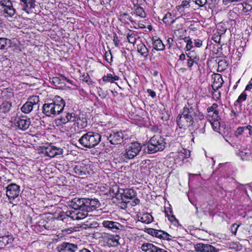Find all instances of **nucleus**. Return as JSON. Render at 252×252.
<instances>
[{
  "instance_id": "f704fd0d",
  "label": "nucleus",
  "mask_w": 252,
  "mask_h": 252,
  "mask_svg": "<svg viewBox=\"0 0 252 252\" xmlns=\"http://www.w3.org/2000/svg\"><path fill=\"white\" fill-rule=\"evenodd\" d=\"M156 237L164 240H169L170 239V237H171V236L166 232L157 230L156 232Z\"/></svg>"
},
{
  "instance_id": "f3484780",
  "label": "nucleus",
  "mask_w": 252,
  "mask_h": 252,
  "mask_svg": "<svg viewBox=\"0 0 252 252\" xmlns=\"http://www.w3.org/2000/svg\"><path fill=\"white\" fill-rule=\"evenodd\" d=\"M85 208L88 212H92L99 207L100 204L99 201L96 199H90L85 198Z\"/></svg>"
},
{
  "instance_id": "680f3d73",
  "label": "nucleus",
  "mask_w": 252,
  "mask_h": 252,
  "mask_svg": "<svg viewBox=\"0 0 252 252\" xmlns=\"http://www.w3.org/2000/svg\"><path fill=\"white\" fill-rule=\"evenodd\" d=\"M197 131H199V132L200 133H204L205 132V129H204V127H203V128L201 129H196V132L197 133Z\"/></svg>"
},
{
  "instance_id": "c85d7f7f",
  "label": "nucleus",
  "mask_w": 252,
  "mask_h": 252,
  "mask_svg": "<svg viewBox=\"0 0 252 252\" xmlns=\"http://www.w3.org/2000/svg\"><path fill=\"white\" fill-rule=\"evenodd\" d=\"M238 155L241 157L242 160H248L251 157V152L249 149H245L240 151L238 153Z\"/></svg>"
},
{
  "instance_id": "39448f33",
  "label": "nucleus",
  "mask_w": 252,
  "mask_h": 252,
  "mask_svg": "<svg viewBox=\"0 0 252 252\" xmlns=\"http://www.w3.org/2000/svg\"><path fill=\"white\" fill-rule=\"evenodd\" d=\"M73 122L75 123L77 127L80 129L84 128L87 126L86 120L84 121L81 120L78 115L73 111L65 112L64 116H62L60 118L56 120V124L60 125Z\"/></svg>"
},
{
  "instance_id": "6e6d98bb",
  "label": "nucleus",
  "mask_w": 252,
  "mask_h": 252,
  "mask_svg": "<svg viewBox=\"0 0 252 252\" xmlns=\"http://www.w3.org/2000/svg\"><path fill=\"white\" fill-rule=\"evenodd\" d=\"M252 89V80L250 81L249 84H248L245 88L246 91H250Z\"/></svg>"
},
{
  "instance_id": "774afa93",
  "label": "nucleus",
  "mask_w": 252,
  "mask_h": 252,
  "mask_svg": "<svg viewBox=\"0 0 252 252\" xmlns=\"http://www.w3.org/2000/svg\"><path fill=\"white\" fill-rule=\"evenodd\" d=\"M181 69L183 71H184L186 70V69L184 68H181Z\"/></svg>"
},
{
  "instance_id": "473e14b6",
  "label": "nucleus",
  "mask_w": 252,
  "mask_h": 252,
  "mask_svg": "<svg viewBox=\"0 0 252 252\" xmlns=\"http://www.w3.org/2000/svg\"><path fill=\"white\" fill-rule=\"evenodd\" d=\"M218 105L215 103L212 104L210 107H209L207 110L208 113L213 112V114L215 115V119H217L219 118V111L218 109Z\"/></svg>"
},
{
  "instance_id": "6e6552de",
  "label": "nucleus",
  "mask_w": 252,
  "mask_h": 252,
  "mask_svg": "<svg viewBox=\"0 0 252 252\" xmlns=\"http://www.w3.org/2000/svg\"><path fill=\"white\" fill-rule=\"evenodd\" d=\"M142 146L138 142H132L127 145L122 157L125 159H131L137 156L142 150Z\"/></svg>"
},
{
  "instance_id": "0eeeda50",
  "label": "nucleus",
  "mask_w": 252,
  "mask_h": 252,
  "mask_svg": "<svg viewBox=\"0 0 252 252\" xmlns=\"http://www.w3.org/2000/svg\"><path fill=\"white\" fill-rule=\"evenodd\" d=\"M20 187L15 183H11L6 187V195L9 203L13 204L17 203L19 200Z\"/></svg>"
},
{
  "instance_id": "aec40b11",
  "label": "nucleus",
  "mask_w": 252,
  "mask_h": 252,
  "mask_svg": "<svg viewBox=\"0 0 252 252\" xmlns=\"http://www.w3.org/2000/svg\"><path fill=\"white\" fill-rule=\"evenodd\" d=\"M73 170L74 173L79 176L85 175L88 172L87 165L83 163H79L75 165Z\"/></svg>"
},
{
  "instance_id": "5fc2aeb1",
  "label": "nucleus",
  "mask_w": 252,
  "mask_h": 252,
  "mask_svg": "<svg viewBox=\"0 0 252 252\" xmlns=\"http://www.w3.org/2000/svg\"><path fill=\"white\" fill-rule=\"evenodd\" d=\"M113 42H114V43L115 46H116V47L119 46V40L118 38V37L116 35H115L114 37Z\"/></svg>"
},
{
  "instance_id": "ea45409f",
  "label": "nucleus",
  "mask_w": 252,
  "mask_h": 252,
  "mask_svg": "<svg viewBox=\"0 0 252 252\" xmlns=\"http://www.w3.org/2000/svg\"><path fill=\"white\" fill-rule=\"evenodd\" d=\"M127 39L129 43L134 44L136 41L135 34L133 32H130L127 35Z\"/></svg>"
},
{
  "instance_id": "423d86ee",
  "label": "nucleus",
  "mask_w": 252,
  "mask_h": 252,
  "mask_svg": "<svg viewBox=\"0 0 252 252\" xmlns=\"http://www.w3.org/2000/svg\"><path fill=\"white\" fill-rule=\"evenodd\" d=\"M99 133L90 131L84 134L79 139V143L83 147L91 148L97 145L101 140Z\"/></svg>"
},
{
  "instance_id": "ddd939ff",
  "label": "nucleus",
  "mask_w": 252,
  "mask_h": 252,
  "mask_svg": "<svg viewBox=\"0 0 252 252\" xmlns=\"http://www.w3.org/2000/svg\"><path fill=\"white\" fill-rule=\"evenodd\" d=\"M196 252H219V249L209 244L198 243L195 246Z\"/></svg>"
},
{
  "instance_id": "393cba45",
  "label": "nucleus",
  "mask_w": 252,
  "mask_h": 252,
  "mask_svg": "<svg viewBox=\"0 0 252 252\" xmlns=\"http://www.w3.org/2000/svg\"><path fill=\"white\" fill-rule=\"evenodd\" d=\"M13 241L11 236L6 235L0 237V247L3 248L9 244H11Z\"/></svg>"
},
{
  "instance_id": "c03bdc74",
  "label": "nucleus",
  "mask_w": 252,
  "mask_h": 252,
  "mask_svg": "<svg viewBox=\"0 0 252 252\" xmlns=\"http://www.w3.org/2000/svg\"><path fill=\"white\" fill-rule=\"evenodd\" d=\"M189 1L190 0H185L182 2V3L180 5H179L177 7L178 10H180L181 8H184L185 7H187L189 6Z\"/></svg>"
},
{
  "instance_id": "412c9836",
  "label": "nucleus",
  "mask_w": 252,
  "mask_h": 252,
  "mask_svg": "<svg viewBox=\"0 0 252 252\" xmlns=\"http://www.w3.org/2000/svg\"><path fill=\"white\" fill-rule=\"evenodd\" d=\"M248 131L250 135H252V126L248 125L247 126L238 127L234 132L235 136L237 137Z\"/></svg>"
},
{
  "instance_id": "a18cd8bd",
  "label": "nucleus",
  "mask_w": 252,
  "mask_h": 252,
  "mask_svg": "<svg viewBox=\"0 0 252 252\" xmlns=\"http://www.w3.org/2000/svg\"><path fill=\"white\" fill-rule=\"evenodd\" d=\"M187 57L188 58H190L192 61L195 63H196L197 64L199 62V56H192V55H190V54H187Z\"/></svg>"
},
{
  "instance_id": "3c124183",
  "label": "nucleus",
  "mask_w": 252,
  "mask_h": 252,
  "mask_svg": "<svg viewBox=\"0 0 252 252\" xmlns=\"http://www.w3.org/2000/svg\"><path fill=\"white\" fill-rule=\"evenodd\" d=\"M147 92L152 97V98H154L155 97L156 95V93L152 91V90L151 89H147Z\"/></svg>"
},
{
  "instance_id": "1a4fd4ad",
  "label": "nucleus",
  "mask_w": 252,
  "mask_h": 252,
  "mask_svg": "<svg viewBox=\"0 0 252 252\" xmlns=\"http://www.w3.org/2000/svg\"><path fill=\"white\" fill-rule=\"evenodd\" d=\"M0 10L5 17H12L15 14L12 2L10 0H0Z\"/></svg>"
},
{
  "instance_id": "7c9ffc66",
  "label": "nucleus",
  "mask_w": 252,
  "mask_h": 252,
  "mask_svg": "<svg viewBox=\"0 0 252 252\" xmlns=\"http://www.w3.org/2000/svg\"><path fill=\"white\" fill-rule=\"evenodd\" d=\"M139 220L142 222L148 224L153 221V218L150 214L146 213L143 214Z\"/></svg>"
},
{
  "instance_id": "603ef678",
  "label": "nucleus",
  "mask_w": 252,
  "mask_h": 252,
  "mask_svg": "<svg viewBox=\"0 0 252 252\" xmlns=\"http://www.w3.org/2000/svg\"><path fill=\"white\" fill-rule=\"evenodd\" d=\"M167 43L169 45L168 48H171L172 47V46L173 45V39L172 38L169 37L167 40Z\"/></svg>"
},
{
  "instance_id": "9d476101",
  "label": "nucleus",
  "mask_w": 252,
  "mask_h": 252,
  "mask_svg": "<svg viewBox=\"0 0 252 252\" xmlns=\"http://www.w3.org/2000/svg\"><path fill=\"white\" fill-rule=\"evenodd\" d=\"M39 102V98L38 96L32 95L28 98V101L23 104L21 108L22 112L25 114H29L32 111L33 108Z\"/></svg>"
},
{
  "instance_id": "f257e3e1",
  "label": "nucleus",
  "mask_w": 252,
  "mask_h": 252,
  "mask_svg": "<svg viewBox=\"0 0 252 252\" xmlns=\"http://www.w3.org/2000/svg\"><path fill=\"white\" fill-rule=\"evenodd\" d=\"M194 119L196 121L204 120V115L199 112L195 105L189 102L183 108L182 113L177 118V123L180 128H185L192 126Z\"/></svg>"
},
{
  "instance_id": "dca6fc26",
  "label": "nucleus",
  "mask_w": 252,
  "mask_h": 252,
  "mask_svg": "<svg viewBox=\"0 0 252 252\" xmlns=\"http://www.w3.org/2000/svg\"><path fill=\"white\" fill-rule=\"evenodd\" d=\"M123 136L122 132H113L107 137V139L111 144H118L123 141Z\"/></svg>"
},
{
  "instance_id": "8fccbe9b",
  "label": "nucleus",
  "mask_w": 252,
  "mask_h": 252,
  "mask_svg": "<svg viewBox=\"0 0 252 252\" xmlns=\"http://www.w3.org/2000/svg\"><path fill=\"white\" fill-rule=\"evenodd\" d=\"M194 45L196 47H200L202 45V41L198 39L194 40Z\"/></svg>"
},
{
  "instance_id": "79ce46f5",
  "label": "nucleus",
  "mask_w": 252,
  "mask_h": 252,
  "mask_svg": "<svg viewBox=\"0 0 252 252\" xmlns=\"http://www.w3.org/2000/svg\"><path fill=\"white\" fill-rule=\"evenodd\" d=\"M81 77L82 80L86 82L88 85H92L93 84V81L88 74H84Z\"/></svg>"
},
{
  "instance_id": "a878e982",
  "label": "nucleus",
  "mask_w": 252,
  "mask_h": 252,
  "mask_svg": "<svg viewBox=\"0 0 252 252\" xmlns=\"http://www.w3.org/2000/svg\"><path fill=\"white\" fill-rule=\"evenodd\" d=\"M190 156V152L189 150L182 148L179 150L177 158L180 160H184L185 158H189Z\"/></svg>"
},
{
  "instance_id": "4d7b16f0",
  "label": "nucleus",
  "mask_w": 252,
  "mask_h": 252,
  "mask_svg": "<svg viewBox=\"0 0 252 252\" xmlns=\"http://www.w3.org/2000/svg\"><path fill=\"white\" fill-rule=\"evenodd\" d=\"M156 231H157L156 229H149L148 233L149 234H151L152 235L156 237Z\"/></svg>"
},
{
  "instance_id": "a211bd4d",
  "label": "nucleus",
  "mask_w": 252,
  "mask_h": 252,
  "mask_svg": "<svg viewBox=\"0 0 252 252\" xmlns=\"http://www.w3.org/2000/svg\"><path fill=\"white\" fill-rule=\"evenodd\" d=\"M85 198H75L70 202L69 206L75 211L84 210L85 205Z\"/></svg>"
},
{
  "instance_id": "a19ab883",
  "label": "nucleus",
  "mask_w": 252,
  "mask_h": 252,
  "mask_svg": "<svg viewBox=\"0 0 252 252\" xmlns=\"http://www.w3.org/2000/svg\"><path fill=\"white\" fill-rule=\"evenodd\" d=\"M135 14L137 16L140 17L141 18H144L146 16V14L141 7H137L135 9Z\"/></svg>"
},
{
  "instance_id": "c756f323",
  "label": "nucleus",
  "mask_w": 252,
  "mask_h": 252,
  "mask_svg": "<svg viewBox=\"0 0 252 252\" xmlns=\"http://www.w3.org/2000/svg\"><path fill=\"white\" fill-rule=\"evenodd\" d=\"M121 190H123V189H120L117 186H115L110 189V191L118 200L120 197H122V191Z\"/></svg>"
},
{
  "instance_id": "49530a36",
  "label": "nucleus",
  "mask_w": 252,
  "mask_h": 252,
  "mask_svg": "<svg viewBox=\"0 0 252 252\" xmlns=\"http://www.w3.org/2000/svg\"><path fill=\"white\" fill-rule=\"evenodd\" d=\"M239 225L235 223L233 224L231 226V231L232 233L235 235L236 234L237 230L239 227Z\"/></svg>"
},
{
  "instance_id": "bb28decb",
  "label": "nucleus",
  "mask_w": 252,
  "mask_h": 252,
  "mask_svg": "<svg viewBox=\"0 0 252 252\" xmlns=\"http://www.w3.org/2000/svg\"><path fill=\"white\" fill-rule=\"evenodd\" d=\"M107 243L109 247H116L119 244V236H110L107 240Z\"/></svg>"
},
{
  "instance_id": "0e129e2a",
  "label": "nucleus",
  "mask_w": 252,
  "mask_h": 252,
  "mask_svg": "<svg viewBox=\"0 0 252 252\" xmlns=\"http://www.w3.org/2000/svg\"><path fill=\"white\" fill-rule=\"evenodd\" d=\"M139 28H140L141 29H143V28H145V25L143 24H139Z\"/></svg>"
},
{
  "instance_id": "b1692460",
  "label": "nucleus",
  "mask_w": 252,
  "mask_h": 252,
  "mask_svg": "<svg viewBox=\"0 0 252 252\" xmlns=\"http://www.w3.org/2000/svg\"><path fill=\"white\" fill-rule=\"evenodd\" d=\"M12 106L11 103L9 101L3 102L0 105V115H3L9 112Z\"/></svg>"
},
{
  "instance_id": "bf43d9fd",
  "label": "nucleus",
  "mask_w": 252,
  "mask_h": 252,
  "mask_svg": "<svg viewBox=\"0 0 252 252\" xmlns=\"http://www.w3.org/2000/svg\"><path fill=\"white\" fill-rule=\"evenodd\" d=\"M185 58H186V56L184 54H182L180 57H179V59L180 60H182V61H184L185 60Z\"/></svg>"
},
{
  "instance_id": "4c0bfd02",
  "label": "nucleus",
  "mask_w": 252,
  "mask_h": 252,
  "mask_svg": "<svg viewBox=\"0 0 252 252\" xmlns=\"http://www.w3.org/2000/svg\"><path fill=\"white\" fill-rule=\"evenodd\" d=\"M163 22L164 23H173L174 20L172 19V16L171 13L168 12L167 13L163 18Z\"/></svg>"
},
{
  "instance_id": "e433bc0d",
  "label": "nucleus",
  "mask_w": 252,
  "mask_h": 252,
  "mask_svg": "<svg viewBox=\"0 0 252 252\" xmlns=\"http://www.w3.org/2000/svg\"><path fill=\"white\" fill-rule=\"evenodd\" d=\"M186 43V49L187 51H189L193 48L192 41L189 37H185L183 39Z\"/></svg>"
},
{
  "instance_id": "58836bf2",
  "label": "nucleus",
  "mask_w": 252,
  "mask_h": 252,
  "mask_svg": "<svg viewBox=\"0 0 252 252\" xmlns=\"http://www.w3.org/2000/svg\"><path fill=\"white\" fill-rule=\"evenodd\" d=\"M247 94L245 93V92H243L239 96L238 99L236 100L234 104L235 105H237V104H241L242 102L246 100L247 98Z\"/></svg>"
},
{
  "instance_id": "4be33fe9",
  "label": "nucleus",
  "mask_w": 252,
  "mask_h": 252,
  "mask_svg": "<svg viewBox=\"0 0 252 252\" xmlns=\"http://www.w3.org/2000/svg\"><path fill=\"white\" fill-rule=\"evenodd\" d=\"M223 81L221 76L219 74H215L214 77V82L212 84V88L214 90H218L221 87Z\"/></svg>"
},
{
  "instance_id": "f8f14e48",
  "label": "nucleus",
  "mask_w": 252,
  "mask_h": 252,
  "mask_svg": "<svg viewBox=\"0 0 252 252\" xmlns=\"http://www.w3.org/2000/svg\"><path fill=\"white\" fill-rule=\"evenodd\" d=\"M103 226L113 232H117L119 230H122L124 226L120 223L112 220H104L102 223Z\"/></svg>"
},
{
  "instance_id": "2f4dec72",
  "label": "nucleus",
  "mask_w": 252,
  "mask_h": 252,
  "mask_svg": "<svg viewBox=\"0 0 252 252\" xmlns=\"http://www.w3.org/2000/svg\"><path fill=\"white\" fill-rule=\"evenodd\" d=\"M137 50L141 56L145 57H147L149 50L144 44H140L138 45Z\"/></svg>"
},
{
  "instance_id": "6ab92c4d",
  "label": "nucleus",
  "mask_w": 252,
  "mask_h": 252,
  "mask_svg": "<svg viewBox=\"0 0 252 252\" xmlns=\"http://www.w3.org/2000/svg\"><path fill=\"white\" fill-rule=\"evenodd\" d=\"M88 213L86 209L76 210L70 213V217L74 220H82L88 216Z\"/></svg>"
},
{
  "instance_id": "cd10ccee",
  "label": "nucleus",
  "mask_w": 252,
  "mask_h": 252,
  "mask_svg": "<svg viewBox=\"0 0 252 252\" xmlns=\"http://www.w3.org/2000/svg\"><path fill=\"white\" fill-rule=\"evenodd\" d=\"M11 44V40L6 38H0V50H6Z\"/></svg>"
},
{
  "instance_id": "338daca9",
  "label": "nucleus",
  "mask_w": 252,
  "mask_h": 252,
  "mask_svg": "<svg viewBox=\"0 0 252 252\" xmlns=\"http://www.w3.org/2000/svg\"><path fill=\"white\" fill-rule=\"evenodd\" d=\"M229 1L231 3H233V2H237V0H229Z\"/></svg>"
},
{
  "instance_id": "37998d69",
  "label": "nucleus",
  "mask_w": 252,
  "mask_h": 252,
  "mask_svg": "<svg viewBox=\"0 0 252 252\" xmlns=\"http://www.w3.org/2000/svg\"><path fill=\"white\" fill-rule=\"evenodd\" d=\"M252 9V5L247 2H245L243 4V9L242 11L244 13H247Z\"/></svg>"
},
{
  "instance_id": "9b49d317",
  "label": "nucleus",
  "mask_w": 252,
  "mask_h": 252,
  "mask_svg": "<svg viewBox=\"0 0 252 252\" xmlns=\"http://www.w3.org/2000/svg\"><path fill=\"white\" fill-rule=\"evenodd\" d=\"M43 153L48 157L54 158L56 156L61 155L63 153V150L52 145L44 147Z\"/></svg>"
},
{
  "instance_id": "2eb2a0df",
  "label": "nucleus",
  "mask_w": 252,
  "mask_h": 252,
  "mask_svg": "<svg viewBox=\"0 0 252 252\" xmlns=\"http://www.w3.org/2000/svg\"><path fill=\"white\" fill-rule=\"evenodd\" d=\"M57 249L59 252H76L78 246L70 243L63 242L58 246Z\"/></svg>"
},
{
  "instance_id": "5701e85b",
  "label": "nucleus",
  "mask_w": 252,
  "mask_h": 252,
  "mask_svg": "<svg viewBox=\"0 0 252 252\" xmlns=\"http://www.w3.org/2000/svg\"><path fill=\"white\" fill-rule=\"evenodd\" d=\"M153 45L154 49L157 51H163L165 49V45L161 39L157 37H153Z\"/></svg>"
},
{
  "instance_id": "864d4df0",
  "label": "nucleus",
  "mask_w": 252,
  "mask_h": 252,
  "mask_svg": "<svg viewBox=\"0 0 252 252\" xmlns=\"http://www.w3.org/2000/svg\"><path fill=\"white\" fill-rule=\"evenodd\" d=\"M194 63H195L192 61V60L190 58H189L187 63L188 67L190 68L193 65Z\"/></svg>"
},
{
  "instance_id": "de8ad7c7",
  "label": "nucleus",
  "mask_w": 252,
  "mask_h": 252,
  "mask_svg": "<svg viewBox=\"0 0 252 252\" xmlns=\"http://www.w3.org/2000/svg\"><path fill=\"white\" fill-rule=\"evenodd\" d=\"M207 0H195V2L199 6L202 7L207 3Z\"/></svg>"
},
{
  "instance_id": "c9c22d12",
  "label": "nucleus",
  "mask_w": 252,
  "mask_h": 252,
  "mask_svg": "<svg viewBox=\"0 0 252 252\" xmlns=\"http://www.w3.org/2000/svg\"><path fill=\"white\" fill-rule=\"evenodd\" d=\"M21 1L23 2V6L25 8L31 9L34 7L35 0H21Z\"/></svg>"
},
{
  "instance_id": "20e7f679",
  "label": "nucleus",
  "mask_w": 252,
  "mask_h": 252,
  "mask_svg": "<svg viewBox=\"0 0 252 252\" xmlns=\"http://www.w3.org/2000/svg\"><path fill=\"white\" fill-rule=\"evenodd\" d=\"M122 191V197H120L119 203L122 208H127L128 206H134L138 204L140 200L136 196V192L133 189H126L121 190Z\"/></svg>"
},
{
  "instance_id": "e2e57ef3",
  "label": "nucleus",
  "mask_w": 252,
  "mask_h": 252,
  "mask_svg": "<svg viewBox=\"0 0 252 252\" xmlns=\"http://www.w3.org/2000/svg\"><path fill=\"white\" fill-rule=\"evenodd\" d=\"M65 80L68 82L69 84H73V81L71 80H69L68 79H67L66 78H65Z\"/></svg>"
},
{
  "instance_id": "4468645a",
  "label": "nucleus",
  "mask_w": 252,
  "mask_h": 252,
  "mask_svg": "<svg viewBox=\"0 0 252 252\" xmlns=\"http://www.w3.org/2000/svg\"><path fill=\"white\" fill-rule=\"evenodd\" d=\"M31 124L30 119L26 117L23 116L18 118L15 121V125L19 129L25 130L27 129Z\"/></svg>"
},
{
  "instance_id": "7ed1b4c3",
  "label": "nucleus",
  "mask_w": 252,
  "mask_h": 252,
  "mask_svg": "<svg viewBox=\"0 0 252 252\" xmlns=\"http://www.w3.org/2000/svg\"><path fill=\"white\" fill-rule=\"evenodd\" d=\"M165 142L160 135L152 137L147 144L143 146V150L147 154H151L158 151H162L165 148Z\"/></svg>"
},
{
  "instance_id": "052dcab7",
  "label": "nucleus",
  "mask_w": 252,
  "mask_h": 252,
  "mask_svg": "<svg viewBox=\"0 0 252 252\" xmlns=\"http://www.w3.org/2000/svg\"><path fill=\"white\" fill-rule=\"evenodd\" d=\"M222 3L224 5H226L230 3L229 0H222Z\"/></svg>"
},
{
  "instance_id": "72a5a7b5",
  "label": "nucleus",
  "mask_w": 252,
  "mask_h": 252,
  "mask_svg": "<svg viewBox=\"0 0 252 252\" xmlns=\"http://www.w3.org/2000/svg\"><path fill=\"white\" fill-rule=\"evenodd\" d=\"M102 80L105 82L113 83L115 81L118 80L119 77L117 75H113L112 74L109 73L104 76L102 78Z\"/></svg>"
},
{
  "instance_id": "f03ea898",
  "label": "nucleus",
  "mask_w": 252,
  "mask_h": 252,
  "mask_svg": "<svg viewBox=\"0 0 252 252\" xmlns=\"http://www.w3.org/2000/svg\"><path fill=\"white\" fill-rule=\"evenodd\" d=\"M65 105L63 99L60 96H56L52 102L43 105L42 111L47 117H55L63 112Z\"/></svg>"
},
{
  "instance_id": "13d9d810",
  "label": "nucleus",
  "mask_w": 252,
  "mask_h": 252,
  "mask_svg": "<svg viewBox=\"0 0 252 252\" xmlns=\"http://www.w3.org/2000/svg\"><path fill=\"white\" fill-rule=\"evenodd\" d=\"M213 39L214 40V41L215 42H217V43H220V36H218V35L216 36V37H213Z\"/></svg>"
},
{
  "instance_id": "69168bd1",
  "label": "nucleus",
  "mask_w": 252,
  "mask_h": 252,
  "mask_svg": "<svg viewBox=\"0 0 252 252\" xmlns=\"http://www.w3.org/2000/svg\"><path fill=\"white\" fill-rule=\"evenodd\" d=\"M59 80L58 78H53V82L54 83H55L56 82H58Z\"/></svg>"
},
{
  "instance_id": "09e8293b",
  "label": "nucleus",
  "mask_w": 252,
  "mask_h": 252,
  "mask_svg": "<svg viewBox=\"0 0 252 252\" xmlns=\"http://www.w3.org/2000/svg\"><path fill=\"white\" fill-rule=\"evenodd\" d=\"M79 252H95V250L92 247H89L88 248H83L80 250Z\"/></svg>"
}]
</instances>
